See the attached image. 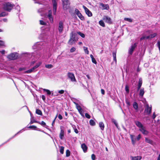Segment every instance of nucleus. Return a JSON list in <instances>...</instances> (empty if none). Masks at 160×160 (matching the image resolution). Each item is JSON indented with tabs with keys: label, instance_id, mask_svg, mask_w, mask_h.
Listing matches in <instances>:
<instances>
[{
	"label": "nucleus",
	"instance_id": "f257e3e1",
	"mask_svg": "<svg viewBox=\"0 0 160 160\" xmlns=\"http://www.w3.org/2000/svg\"><path fill=\"white\" fill-rule=\"evenodd\" d=\"M14 7L15 5L14 4L8 2L3 4L2 8L5 11L10 12Z\"/></svg>",
	"mask_w": 160,
	"mask_h": 160
},
{
	"label": "nucleus",
	"instance_id": "f03ea898",
	"mask_svg": "<svg viewBox=\"0 0 160 160\" xmlns=\"http://www.w3.org/2000/svg\"><path fill=\"white\" fill-rule=\"evenodd\" d=\"M71 34V35L68 41V43L70 45H72L75 43V36L76 34L75 32H72Z\"/></svg>",
	"mask_w": 160,
	"mask_h": 160
},
{
	"label": "nucleus",
	"instance_id": "7ed1b4c3",
	"mask_svg": "<svg viewBox=\"0 0 160 160\" xmlns=\"http://www.w3.org/2000/svg\"><path fill=\"white\" fill-rule=\"evenodd\" d=\"M7 58L9 60L17 59L18 58V54L15 52L12 53L8 55Z\"/></svg>",
	"mask_w": 160,
	"mask_h": 160
},
{
	"label": "nucleus",
	"instance_id": "20e7f679",
	"mask_svg": "<svg viewBox=\"0 0 160 160\" xmlns=\"http://www.w3.org/2000/svg\"><path fill=\"white\" fill-rule=\"evenodd\" d=\"M63 9L64 10H67L69 8L70 2L69 0H62Z\"/></svg>",
	"mask_w": 160,
	"mask_h": 160
},
{
	"label": "nucleus",
	"instance_id": "39448f33",
	"mask_svg": "<svg viewBox=\"0 0 160 160\" xmlns=\"http://www.w3.org/2000/svg\"><path fill=\"white\" fill-rule=\"evenodd\" d=\"M152 107H149L148 104L146 105L144 113H146L148 115L150 114L151 112Z\"/></svg>",
	"mask_w": 160,
	"mask_h": 160
},
{
	"label": "nucleus",
	"instance_id": "423d86ee",
	"mask_svg": "<svg viewBox=\"0 0 160 160\" xmlns=\"http://www.w3.org/2000/svg\"><path fill=\"white\" fill-rule=\"evenodd\" d=\"M103 20L106 23L109 24H112V21L111 18L107 16H104L103 17Z\"/></svg>",
	"mask_w": 160,
	"mask_h": 160
},
{
	"label": "nucleus",
	"instance_id": "0eeeda50",
	"mask_svg": "<svg viewBox=\"0 0 160 160\" xmlns=\"http://www.w3.org/2000/svg\"><path fill=\"white\" fill-rule=\"evenodd\" d=\"M63 29V23L62 21H59L58 24V30L60 33L62 32Z\"/></svg>",
	"mask_w": 160,
	"mask_h": 160
},
{
	"label": "nucleus",
	"instance_id": "6e6552de",
	"mask_svg": "<svg viewBox=\"0 0 160 160\" xmlns=\"http://www.w3.org/2000/svg\"><path fill=\"white\" fill-rule=\"evenodd\" d=\"M83 8L84 9L86 14H87L88 17H91L92 16V12L84 6H83Z\"/></svg>",
	"mask_w": 160,
	"mask_h": 160
},
{
	"label": "nucleus",
	"instance_id": "1a4fd4ad",
	"mask_svg": "<svg viewBox=\"0 0 160 160\" xmlns=\"http://www.w3.org/2000/svg\"><path fill=\"white\" fill-rule=\"evenodd\" d=\"M77 109L78 110L79 113L83 116L84 115L83 114V111L80 106L78 103H75Z\"/></svg>",
	"mask_w": 160,
	"mask_h": 160
},
{
	"label": "nucleus",
	"instance_id": "9d476101",
	"mask_svg": "<svg viewBox=\"0 0 160 160\" xmlns=\"http://www.w3.org/2000/svg\"><path fill=\"white\" fill-rule=\"evenodd\" d=\"M68 77L71 79L72 81H76L74 74L73 73L68 72Z\"/></svg>",
	"mask_w": 160,
	"mask_h": 160
},
{
	"label": "nucleus",
	"instance_id": "9b49d317",
	"mask_svg": "<svg viewBox=\"0 0 160 160\" xmlns=\"http://www.w3.org/2000/svg\"><path fill=\"white\" fill-rule=\"evenodd\" d=\"M137 46V44L135 43L133 45H132L131 47V48L129 50V53L130 55H132L133 53V52Z\"/></svg>",
	"mask_w": 160,
	"mask_h": 160
},
{
	"label": "nucleus",
	"instance_id": "f8f14e48",
	"mask_svg": "<svg viewBox=\"0 0 160 160\" xmlns=\"http://www.w3.org/2000/svg\"><path fill=\"white\" fill-rule=\"evenodd\" d=\"M52 2L53 6V13L54 14L56 13V12L57 2L56 0H52Z\"/></svg>",
	"mask_w": 160,
	"mask_h": 160
},
{
	"label": "nucleus",
	"instance_id": "ddd939ff",
	"mask_svg": "<svg viewBox=\"0 0 160 160\" xmlns=\"http://www.w3.org/2000/svg\"><path fill=\"white\" fill-rule=\"evenodd\" d=\"M139 130L143 134L146 135L148 133V132L145 129L144 127L141 128H140Z\"/></svg>",
	"mask_w": 160,
	"mask_h": 160
},
{
	"label": "nucleus",
	"instance_id": "4468645a",
	"mask_svg": "<svg viewBox=\"0 0 160 160\" xmlns=\"http://www.w3.org/2000/svg\"><path fill=\"white\" fill-rule=\"evenodd\" d=\"M81 147L84 152H87L88 148L85 143H82L81 145Z\"/></svg>",
	"mask_w": 160,
	"mask_h": 160
},
{
	"label": "nucleus",
	"instance_id": "2eb2a0df",
	"mask_svg": "<svg viewBox=\"0 0 160 160\" xmlns=\"http://www.w3.org/2000/svg\"><path fill=\"white\" fill-rule=\"evenodd\" d=\"M134 122L136 125L140 128H142L143 127L141 123L139 121H135Z\"/></svg>",
	"mask_w": 160,
	"mask_h": 160
},
{
	"label": "nucleus",
	"instance_id": "dca6fc26",
	"mask_svg": "<svg viewBox=\"0 0 160 160\" xmlns=\"http://www.w3.org/2000/svg\"><path fill=\"white\" fill-rule=\"evenodd\" d=\"M130 137L132 144L133 145H134L135 144L136 141V139L135 138V136L133 135L130 134Z\"/></svg>",
	"mask_w": 160,
	"mask_h": 160
},
{
	"label": "nucleus",
	"instance_id": "f3484780",
	"mask_svg": "<svg viewBox=\"0 0 160 160\" xmlns=\"http://www.w3.org/2000/svg\"><path fill=\"white\" fill-rule=\"evenodd\" d=\"M131 160H140L142 159V157L141 156H131Z\"/></svg>",
	"mask_w": 160,
	"mask_h": 160
},
{
	"label": "nucleus",
	"instance_id": "a211bd4d",
	"mask_svg": "<svg viewBox=\"0 0 160 160\" xmlns=\"http://www.w3.org/2000/svg\"><path fill=\"white\" fill-rule=\"evenodd\" d=\"M64 135V132L63 129H61L60 130V132L59 134V137L62 140L63 139Z\"/></svg>",
	"mask_w": 160,
	"mask_h": 160
},
{
	"label": "nucleus",
	"instance_id": "6ab92c4d",
	"mask_svg": "<svg viewBox=\"0 0 160 160\" xmlns=\"http://www.w3.org/2000/svg\"><path fill=\"white\" fill-rule=\"evenodd\" d=\"M100 5L102 7L103 9L108 10L109 8L108 5V4L105 5L102 3H101Z\"/></svg>",
	"mask_w": 160,
	"mask_h": 160
},
{
	"label": "nucleus",
	"instance_id": "aec40b11",
	"mask_svg": "<svg viewBox=\"0 0 160 160\" xmlns=\"http://www.w3.org/2000/svg\"><path fill=\"white\" fill-rule=\"evenodd\" d=\"M133 108L137 111L138 110V105L137 103L135 102H134L133 104Z\"/></svg>",
	"mask_w": 160,
	"mask_h": 160
},
{
	"label": "nucleus",
	"instance_id": "412c9836",
	"mask_svg": "<svg viewBox=\"0 0 160 160\" xmlns=\"http://www.w3.org/2000/svg\"><path fill=\"white\" fill-rule=\"evenodd\" d=\"M145 141L146 142L149 143L151 144H152L153 142V141L150 140L147 138H145Z\"/></svg>",
	"mask_w": 160,
	"mask_h": 160
},
{
	"label": "nucleus",
	"instance_id": "4be33fe9",
	"mask_svg": "<svg viewBox=\"0 0 160 160\" xmlns=\"http://www.w3.org/2000/svg\"><path fill=\"white\" fill-rule=\"evenodd\" d=\"M116 53L117 51H115L114 52H113L112 53V55L113 58V60L115 62H117V59H116Z\"/></svg>",
	"mask_w": 160,
	"mask_h": 160
},
{
	"label": "nucleus",
	"instance_id": "5701e85b",
	"mask_svg": "<svg viewBox=\"0 0 160 160\" xmlns=\"http://www.w3.org/2000/svg\"><path fill=\"white\" fill-rule=\"evenodd\" d=\"M144 93V89L142 88L140 89L139 95L141 96H143Z\"/></svg>",
	"mask_w": 160,
	"mask_h": 160
},
{
	"label": "nucleus",
	"instance_id": "b1692460",
	"mask_svg": "<svg viewBox=\"0 0 160 160\" xmlns=\"http://www.w3.org/2000/svg\"><path fill=\"white\" fill-rule=\"evenodd\" d=\"M99 126L102 130H104V125L103 122H100L99 123Z\"/></svg>",
	"mask_w": 160,
	"mask_h": 160
},
{
	"label": "nucleus",
	"instance_id": "393cba45",
	"mask_svg": "<svg viewBox=\"0 0 160 160\" xmlns=\"http://www.w3.org/2000/svg\"><path fill=\"white\" fill-rule=\"evenodd\" d=\"M142 78H140L139 79L138 87H140L141 88L142 86Z\"/></svg>",
	"mask_w": 160,
	"mask_h": 160
},
{
	"label": "nucleus",
	"instance_id": "a878e982",
	"mask_svg": "<svg viewBox=\"0 0 160 160\" xmlns=\"http://www.w3.org/2000/svg\"><path fill=\"white\" fill-rule=\"evenodd\" d=\"M8 15V13L3 12L0 13V17H5Z\"/></svg>",
	"mask_w": 160,
	"mask_h": 160
},
{
	"label": "nucleus",
	"instance_id": "bb28decb",
	"mask_svg": "<svg viewBox=\"0 0 160 160\" xmlns=\"http://www.w3.org/2000/svg\"><path fill=\"white\" fill-rule=\"evenodd\" d=\"M157 33H155L153 34H150L148 36L149 37V39H151L152 38L155 37L157 36Z\"/></svg>",
	"mask_w": 160,
	"mask_h": 160
},
{
	"label": "nucleus",
	"instance_id": "cd10ccee",
	"mask_svg": "<svg viewBox=\"0 0 160 160\" xmlns=\"http://www.w3.org/2000/svg\"><path fill=\"white\" fill-rule=\"evenodd\" d=\"M36 114L40 115L42 116V112L41 111L38 109H36Z\"/></svg>",
	"mask_w": 160,
	"mask_h": 160
},
{
	"label": "nucleus",
	"instance_id": "c85d7f7f",
	"mask_svg": "<svg viewBox=\"0 0 160 160\" xmlns=\"http://www.w3.org/2000/svg\"><path fill=\"white\" fill-rule=\"evenodd\" d=\"M78 16L81 20H84L85 18H84V17L82 15L81 13H80L78 15Z\"/></svg>",
	"mask_w": 160,
	"mask_h": 160
},
{
	"label": "nucleus",
	"instance_id": "c756f323",
	"mask_svg": "<svg viewBox=\"0 0 160 160\" xmlns=\"http://www.w3.org/2000/svg\"><path fill=\"white\" fill-rule=\"evenodd\" d=\"M146 39H149V37L148 36L146 37L145 36H143L140 38V40L141 41L143 40Z\"/></svg>",
	"mask_w": 160,
	"mask_h": 160
},
{
	"label": "nucleus",
	"instance_id": "7c9ffc66",
	"mask_svg": "<svg viewBox=\"0 0 160 160\" xmlns=\"http://www.w3.org/2000/svg\"><path fill=\"white\" fill-rule=\"evenodd\" d=\"M99 24L101 26L103 27H105V25L104 22L102 20H100L99 22Z\"/></svg>",
	"mask_w": 160,
	"mask_h": 160
},
{
	"label": "nucleus",
	"instance_id": "2f4dec72",
	"mask_svg": "<svg viewBox=\"0 0 160 160\" xmlns=\"http://www.w3.org/2000/svg\"><path fill=\"white\" fill-rule=\"evenodd\" d=\"M64 148L63 146H61L60 147V152L62 154H63L64 153Z\"/></svg>",
	"mask_w": 160,
	"mask_h": 160
},
{
	"label": "nucleus",
	"instance_id": "473e14b6",
	"mask_svg": "<svg viewBox=\"0 0 160 160\" xmlns=\"http://www.w3.org/2000/svg\"><path fill=\"white\" fill-rule=\"evenodd\" d=\"M89 123L91 126H94L95 125V122L94 120L92 119H91L90 120Z\"/></svg>",
	"mask_w": 160,
	"mask_h": 160
},
{
	"label": "nucleus",
	"instance_id": "72a5a7b5",
	"mask_svg": "<svg viewBox=\"0 0 160 160\" xmlns=\"http://www.w3.org/2000/svg\"><path fill=\"white\" fill-rule=\"evenodd\" d=\"M85 53L87 54H89V51L88 50V48L87 47H83Z\"/></svg>",
	"mask_w": 160,
	"mask_h": 160
},
{
	"label": "nucleus",
	"instance_id": "f704fd0d",
	"mask_svg": "<svg viewBox=\"0 0 160 160\" xmlns=\"http://www.w3.org/2000/svg\"><path fill=\"white\" fill-rule=\"evenodd\" d=\"M66 157H68L70 155V152L69 150L67 149L66 151Z\"/></svg>",
	"mask_w": 160,
	"mask_h": 160
},
{
	"label": "nucleus",
	"instance_id": "c9c22d12",
	"mask_svg": "<svg viewBox=\"0 0 160 160\" xmlns=\"http://www.w3.org/2000/svg\"><path fill=\"white\" fill-rule=\"evenodd\" d=\"M38 121H37L36 120H34V118L33 117L32 118V120H31L30 123L31 124H32L34 122L37 123H38Z\"/></svg>",
	"mask_w": 160,
	"mask_h": 160
},
{
	"label": "nucleus",
	"instance_id": "e433bc0d",
	"mask_svg": "<svg viewBox=\"0 0 160 160\" xmlns=\"http://www.w3.org/2000/svg\"><path fill=\"white\" fill-rule=\"evenodd\" d=\"M77 33L79 34L81 37L82 38H84L85 37V35L82 33L80 32H77Z\"/></svg>",
	"mask_w": 160,
	"mask_h": 160
},
{
	"label": "nucleus",
	"instance_id": "4c0bfd02",
	"mask_svg": "<svg viewBox=\"0 0 160 160\" xmlns=\"http://www.w3.org/2000/svg\"><path fill=\"white\" fill-rule=\"evenodd\" d=\"M34 70H33V68H31V69H29V70H27L25 72V73H30L32 72Z\"/></svg>",
	"mask_w": 160,
	"mask_h": 160
},
{
	"label": "nucleus",
	"instance_id": "58836bf2",
	"mask_svg": "<svg viewBox=\"0 0 160 160\" xmlns=\"http://www.w3.org/2000/svg\"><path fill=\"white\" fill-rule=\"evenodd\" d=\"M38 123L41 124L43 126H44L46 125V123L43 121H42L41 122L38 121Z\"/></svg>",
	"mask_w": 160,
	"mask_h": 160
},
{
	"label": "nucleus",
	"instance_id": "ea45409f",
	"mask_svg": "<svg viewBox=\"0 0 160 160\" xmlns=\"http://www.w3.org/2000/svg\"><path fill=\"white\" fill-rule=\"evenodd\" d=\"M43 90L47 93L48 95H50L51 94V92L49 90L44 89Z\"/></svg>",
	"mask_w": 160,
	"mask_h": 160
},
{
	"label": "nucleus",
	"instance_id": "a19ab883",
	"mask_svg": "<svg viewBox=\"0 0 160 160\" xmlns=\"http://www.w3.org/2000/svg\"><path fill=\"white\" fill-rule=\"evenodd\" d=\"M28 128L35 130L37 128L36 126H35L32 125V126H29L28 127Z\"/></svg>",
	"mask_w": 160,
	"mask_h": 160
},
{
	"label": "nucleus",
	"instance_id": "79ce46f5",
	"mask_svg": "<svg viewBox=\"0 0 160 160\" xmlns=\"http://www.w3.org/2000/svg\"><path fill=\"white\" fill-rule=\"evenodd\" d=\"M112 121L114 123L115 126L118 127V123H117L116 121L114 120V119H112Z\"/></svg>",
	"mask_w": 160,
	"mask_h": 160
},
{
	"label": "nucleus",
	"instance_id": "37998d69",
	"mask_svg": "<svg viewBox=\"0 0 160 160\" xmlns=\"http://www.w3.org/2000/svg\"><path fill=\"white\" fill-rule=\"evenodd\" d=\"M40 65V63L37 64L35 66L33 67L32 68H33V70H34L35 69L39 67Z\"/></svg>",
	"mask_w": 160,
	"mask_h": 160
},
{
	"label": "nucleus",
	"instance_id": "c03bdc74",
	"mask_svg": "<svg viewBox=\"0 0 160 160\" xmlns=\"http://www.w3.org/2000/svg\"><path fill=\"white\" fill-rule=\"evenodd\" d=\"M39 22H40V24L42 25H45L46 24V23L45 22H44L43 21H42V20H40L39 21Z\"/></svg>",
	"mask_w": 160,
	"mask_h": 160
},
{
	"label": "nucleus",
	"instance_id": "a18cd8bd",
	"mask_svg": "<svg viewBox=\"0 0 160 160\" xmlns=\"http://www.w3.org/2000/svg\"><path fill=\"white\" fill-rule=\"evenodd\" d=\"M125 90L126 92L128 93L129 92V87L128 85H126L125 87Z\"/></svg>",
	"mask_w": 160,
	"mask_h": 160
},
{
	"label": "nucleus",
	"instance_id": "49530a36",
	"mask_svg": "<svg viewBox=\"0 0 160 160\" xmlns=\"http://www.w3.org/2000/svg\"><path fill=\"white\" fill-rule=\"evenodd\" d=\"M124 20L126 21H128L129 22H132V20L130 18H124Z\"/></svg>",
	"mask_w": 160,
	"mask_h": 160
},
{
	"label": "nucleus",
	"instance_id": "de8ad7c7",
	"mask_svg": "<svg viewBox=\"0 0 160 160\" xmlns=\"http://www.w3.org/2000/svg\"><path fill=\"white\" fill-rule=\"evenodd\" d=\"M45 67L47 68H52L53 67V66L51 64H48L46 65Z\"/></svg>",
	"mask_w": 160,
	"mask_h": 160
},
{
	"label": "nucleus",
	"instance_id": "09e8293b",
	"mask_svg": "<svg viewBox=\"0 0 160 160\" xmlns=\"http://www.w3.org/2000/svg\"><path fill=\"white\" fill-rule=\"evenodd\" d=\"M76 50V48L73 47L71 48L70 49V52H74Z\"/></svg>",
	"mask_w": 160,
	"mask_h": 160
},
{
	"label": "nucleus",
	"instance_id": "8fccbe9b",
	"mask_svg": "<svg viewBox=\"0 0 160 160\" xmlns=\"http://www.w3.org/2000/svg\"><path fill=\"white\" fill-rule=\"evenodd\" d=\"M75 12L77 16L81 13L80 11L77 9H75Z\"/></svg>",
	"mask_w": 160,
	"mask_h": 160
},
{
	"label": "nucleus",
	"instance_id": "3c124183",
	"mask_svg": "<svg viewBox=\"0 0 160 160\" xmlns=\"http://www.w3.org/2000/svg\"><path fill=\"white\" fill-rule=\"evenodd\" d=\"M91 158L92 160H95L96 159V156L94 154H92Z\"/></svg>",
	"mask_w": 160,
	"mask_h": 160
},
{
	"label": "nucleus",
	"instance_id": "603ef678",
	"mask_svg": "<svg viewBox=\"0 0 160 160\" xmlns=\"http://www.w3.org/2000/svg\"><path fill=\"white\" fill-rule=\"evenodd\" d=\"M85 116L86 118L88 119H89L91 118L90 116L88 113H85Z\"/></svg>",
	"mask_w": 160,
	"mask_h": 160
},
{
	"label": "nucleus",
	"instance_id": "864d4df0",
	"mask_svg": "<svg viewBox=\"0 0 160 160\" xmlns=\"http://www.w3.org/2000/svg\"><path fill=\"white\" fill-rule=\"evenodd\" d=\"M91 59H92V62L93 63H94L95 64H97V62L95 59L94 58H93Z\"/></svg>",
	"mask_w": 160,
	"mask_h": 160
},
{
	"label": "nucleus",
	"instance_id": "5fc2aeb1",
	"mask_svg": "<svg viewBox=\"0 0 160 160\" xmlns=\"http://www.w3.org/2000/svg\"><path fill=\"white\" fill-rule=\"evenodd\" d=\"M57 116H58V114H57L56 115V116L55 118L53 120V121L52 122V126H53V124H54L55 123V120H56V118H57Z\"/></svg>",
	"mask_w": 160,
	"mask_h": 160
},
{
	"label": "nucleus",
	"instance_id": "6e6d98bb",
	"mask_svg": "<svg viewBox=\"0 0 160 160\" xmlns=\"http://www.w3.org/2000/svg\"><path fill=\"white\" fill-rule=\"evenodd\" d=\"M48 18L50 20L51 18H52V16L51 13H49L48 15Z\"/></svg>",
	"mask_w": 160,
	"mask_h": 160
},
{
	"label": "nucleus",
	"instance_id": "4d7b16f0",
	"mask_svg": "<svg viewBox=\"0 0 160 160\" xmlns=\"http://www.w3.org/2000/svg\"><path fill=\"white\" fill-rule=\"evenodd\" d=\"M58 93L61 94H63L64 92V91L63 90H59L58 92Z\"/></svg>",
	"mask_w": 160,
	"mask_h": 160
},
{
	"label": "nucleus",
	"instance_id": "13d9d810",
	"mask_svg": "<svg viewBox=\"0 0 160 160\" xmlns=\"http://www.w3.org/2000/svg\"><path fill=\"white\" fill-rule=\"evenodd\" d=\"M4 45V42L0 40V47Z\"/></svg>",
	"mask_w": 160,
	"mask_h": 160
},
{
	"label": "nucleus",
	"instance_id": "bf43d9fd",
	"mask_svg": "<svg viewBox=\"0 0 160 160\" xmlns=\"http://www.w3.org/2000/svg\"><path fill=\"white\" fill-rule=\"evenodd\" d=\"M126 104H127V105L128 106H130V102L129 101H128V100H126Z\"/></svg>",
	"mask_w": 160,
	"mask_h": 160
},
{
	"label": "nucleus",
	"instance_id": "052dcab7",
	"mask_svg": "<svg viewBox=\"0 0 160 160\" xmlns=\"http://www.w3.org/2000/svg\"><path fill=\"white\" fill-rule=\"evenodd\" d=\"M58 118L61 120L62 119V117L60 114H59L58 115Z\"/></svg>",
	"mask_w": 160,
	"mask_h": 160
},
{
	"label": "nucleus",
	"instance_id": "680f3d73",
	"mask_svg": "<svg viewBox=\"0 0 160 160\" xmlns=\"http://www.w3.org/2000/svg\"><path fill=\"white\" fill-rule=\"evenodd\" d=\"M42 98L43 101H45V100L46 98L44 95H42L41 96Z\"/></svg>",
	"mask_w": 160,
	"mask_h": 160
},
{
	"label": "nucleus",
	"instance_id": "e2e57ef3",
	"mask_svg": "<svg viewBox=\"0 0 160 160\" xmlns=\"http://www.w3.org/2000/svg\"><path fill=\"white\" fill-rule=\"evenodd\" d=\"M101 92L102 95L105 94V91L104 89H102L101 90Z\"/></svg>",
	"mask_w": 160,
	"mask_h": 160
},
{
	"label": "nucleus",
	"instance_id": "0e129e2a",
	"mask_svg": "<svg viewBox=\"0 0 160 160\" xmlns=\"http://www.w3.org/2000/svg\"><path fill=\"white\" fill-rule=\"evenodd\" d=\"M141 138V135H140V134H139L137 136V139L138 140H139Z\"/></svg>",
	"mask_w": 160,
	"mask_h": 160
},
{
	"label": "nucleus",
	"instance_id": "69168bd1",
	"mask_svg": "<svg viewBox=\"0 0 160 160\" xmlns=\"http://www.w3.org/2000/svg\"><path fill=\"white\" fill-rule=\"evenodd\" d=\"M74 132L77 134L78 133V129L76 128H74Z\"/></svg>",
	"mask_w": 160,
	"mask_h": 160
},
{
	"label": "nucleus",
	"instance_id": "338daca9",
	"mask_svg": "<svg viewBox=\"0 0 160 160\" xmlns=\"http://www.w3.org/2000/svg\"><path fill=\"white\" fill-rule=\"evenodd\" d=\"M156 117V115L155 114V113L154 112L152 115V118L153 119H154Z\"/></svg>",
	"mask_w": 160,
	"mask_h": 160
},
{
	"label": "nucleus",
	"instance_id": "774afa93",
	"mask_svg": "<svg viewBox=\"0 0 160 160\" xmlns=\"http://www.w3.org/2000/svg\"><path fill=\"white\" fill-rule=\"evenodd\" d=\"M0 52L2 54H4L5 53V51L4 50L1 51Z\"/></svg>",
	"mask_w": 160,
	"mask_h": 160
}]
</instances>
